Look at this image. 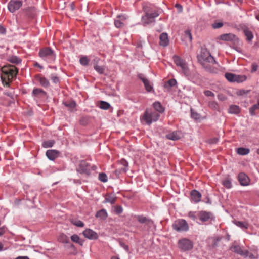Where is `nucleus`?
<instances>
[{
    "label": "nucleus",
    "instance_id": "obj_34",
    "mask_svg": "<svg viewBox=\"0 0 259 259\" xmlns=\"http://www.w3.org/2000/svg\"><path fill=\"white\" fill-rule=\"evenodd\" d=\"M232 251L236 252L239 254H243V251L241 249V247L238 245H235L231 248Z\"/></svg>",
    "mask_w": 259,
    "mask_h": 259
},
{
    "label": "nucleus",
    "instance_id": "obj_2",
    "mask_svg": "<svg viewBox=\"0 0 259 259\" xmlns=\"http://www.w3.org/2000/svg\"><path fill=\"white\" fill-rule=\"evenodd\" d=\"M173 59L176 65L180 68L182 73L189 79H192V73L186 61L178 56H174Z\"/></svg>",
    "mask_w": 259,
    "mask_h": 259
},
{
    "label": "nucleus",
    "instance_id": "obj_4",
    "mask_svg": "<svg viewBox=\"0 0 259 259\" xmlns=\"http://www.w3.org/2000/svg\"><path fill=\"white\" fill-rule=\"evenodd\" d=\"M39 56L44 60L51 63L56 58L54 52L50 48H45L41 49L39 52Z\"/></svg>",
    "mask_w": 259,
    "mask_h": 259
},
{
    "label": "nucleus",
    "instance_id": "obj_23",
    "mask_svg": "<svg viewBox=\"0 0 259 259\" xmlns=\"http://www.w3.org/2000/svg\"><path fill=\"white\" fill-rule=\"evenodd\" d=\"M65 106L68 108L70 111H73L76 106V103L74 101H68L63 103Z\"/></svg>",
    "mask_w": 259,
    "mask_h": 259
},
{
    "label": "nucleus",
    "instance_id": "obj_48",
    "mask_svg": "<svg viewBox=\"0 0 259 259\" xmlns=\"http://www.w3.org/2000/svg\"><path fill=\"white\" fill-rule=\"evenodd\" d=\"M223 185L228 189H229L232 187L231 182L229 180H225L223 181Z\"/></svg>",
    "mask_w": 259,
    "mask_h": 259
},
{
    "label": "nucleus",
    "instance_id": "obj_37",
    "mask_svg": "<svg viewBox=\"0 0 259 259\" xmlns=\"http://www.w3.org/2000/svg\"><path fill=\"white\" fill-rule=\"evenodd\" d=\"M99 107L102 109L107 110L110 108V105L108 102L102 101L100 102Z\"/></svg>",
    "mask_w": 259,
    "mask_h": 259
},
{
    "label": "nucleus",
    "instance_id": "obj_25",
    "mask_svg": "<svg viewBox=\"0 0 259 259\" xmlns=\"http://www.w3.org/2000/svg\"><path fill=\"white\" fill-rule=\"evenodd\" d=\"M177 84V81L175 79H171L167 81L164 84V88L167 90H170L172 87Z\"/></svg>",
    "mask_w": 259,
    "mask_h": 259
},
{
    "label": "nucleus",
    "instance_id": "obj_59",
    "mask_svg": "<svg viewBox=\"0 0 259 259\" xmlns=\"http://www.w3.org/2000/svg\"><path fill=\"white\" fill-rule=\"evenodd\" d=\"M6 32V29L3 26H0V34H4Z\"/></svg>",
    "mask_w": 259,
    "mask_h": 259
},
{
    "label": "nucleus",
    "instance_id": "obj_42",
    "mask_svg": "<svg viewBox=\"0 0 259 259\" xmlns=\"http://www.w3.org/2000/svg\"><path fill=\"white\" fill-rule=\"evenodd\" d=\"M191 116L194 119L197 120L200 119V115L196 112L193 111L192 109L191 110Z\"/></svg>",
    "mask_w": 259,
    "mask_h": 259
},
{
    "label": "nucleus",
    "instance_id": "obj_62",
    "mask_svg": "<svg viewBox=\"0 0 259 259\" xmlns=\"http://www.w3.org/2000/svg\"><path fill=\"white\" fill-rule=\"evenodd\" d=\"M249 252L248 251L246 250L244 252H243V254L242 255H244L246 256H248V255L249 254Z\"/></svg>",
    "mask_w": 259,
    "mask_h": 259
},
{
    "label": "nucleus",
    "instance_id": "obj_27",
    "mask_svg": "<svg viewBox=\"0 0 259 259\" xmlns=\"http://www.w3.org/2000/svg\"><path fill=\"white\" fill-rule=\"evenodd\" d=\"M153 107L157 111L160 113H163L164 111V108L159 102H154L153 103Z\"/></svg>",
    "mask_w": 259,
    "mask_h": 259
},
{
    "label": "nucleus",
    "instance_id": "obj_20",
    "mask_svg": "<svg viewBox=\"0 0 259 259\" xmlns=\"http://www.w3.org/2000/svg\"><path fill=\"white\" fill-rule=\"evenodd\" d=\"M235 38V35L232 33L224 34L220 36V39L223 41H232Z\"/></svg>",
    "mask_w": 259,
    "mask_h": 259
},
{
    "label": "nucleus",
    "instance_id": "obj_24",
    "mask_svg": "<svg viewBox=\"0 0 259 259\" xmlns=\"http://www.w3.org/2000/svg\"><path fill=\"white\" fill-rule=\"evenodd\" d=\"M96 217L100 219L105 220L107 217V212L106 210L103 209L97 212Z\"/></svg>",
    "mask_w": 259,
    "mask_h": 259
},
{
    "label": "nucleus",
    "instance_id": "obj_18",
    "mask_svg": "<svg viewBox=\"0 0 259 259\" xmlns=\"http://www.w3.org/2000/svg\"><path fill=\"white\" fill-rule=\"evenodd\" d=\"M166 137L169 140L176 141L181 138V133L179 131H175L167 134L166 135Z\"/></svg>",
    "mask_w": 259,
    "mask_h": 259
},
{
    "label": "nucleus",
    "instance_id": "obj_7",
    "mask_svg": "<svg viewBox=\"0 0 259 259\" xmlns=\"http://www.w3.org/2000/svg\"><path fill=\"white\" fill-rule=\"evenodd\" d=\"M172 227L174 230L178 232L187 231L189 229L187 222L183 219H179L175 221Z\"/></svg>",
    "mask_w": 259,
    "mask_h": 259
},
{
    "label": "nucleus",
    "instance_id": "obj_10",
    "mask_svg": "<svg viewBox=\"0 0 259 259\" xmlns=\"http://www.w3.org/2000/svg\"><path fill=\"white\" fill-rule=\"evenodd\" d=\"M198 215L199 220L203 222H211L214 219L213 214L210 212L201 211L199 212Z\"/></svg>",
    "mask_w": 259,
    "mask_h": 259
},
{
    "label": "nucleus",
    "instance_id": "obj_15",
    "mask_svg": "<svg viewBox=\"0 0 259 259\" xmlns=\"http://www.w3.org/2000/svg\"><path fill=\"white\" fill-rule=\"evenodd\" d=\"M60 152L56 150H48L46 151V155L50 160H54L59 156Z\"/></svg>",
    "mask_w": 259,
    "mask_h": 259
},
{
    "label": "nucleus",
    "instance_id": "obj_38",
    "mask_svg": "<svg viewBox=\"0 0 259 259\" xmlns=\"http://www.w3.org/2000/svg\"><path fill=\"white\" fill-rule=\"evenodd\" d=\"M9 62L14 64H19L21 62V59L16 56H12L9 58Z\"/></svg>",
    "mask_w": 259,
    "mask_h": 259
},
{
    "label": "nucleus",
    "instance_id": "obj_32",
    "mask_svg": "<svg viewBox=\"0 0 259 259\" xmlns=\"http://www.w3.org/2000/svg\"><path fill=\"white\" fill-rule=\"evenodd\" d=\"M116 197L112 195H107L105 199V202L110 203L111 204H114L115 202Z\"/></svg>",
    "mask_w": 259,
    "mask_h": 259
},
{
    "label": "nucleus",
    "instance_id": "obj_29",
    "mask_svg": "<svg viewBox=\"0 0 259 259\" xmlns=\"http://www.w3.org/2000/svg\"><path fill=\"white\" fill-rule=\"evenodd\" d=\"M38 80L41 86L47 88L49 86L50 83L47 79L42 77H38Z\"/></svg>",
    "mask_w": 259,
    "mask_h": 259
},
{
    "label": "nucleus",
    "instance_id": "obj_58",
    "mask_svg": "<svg viewBox=\"0 0 259 259\" xmlns=\"http://www.w3.org/2000/svg\"><path fill=\"white\" fill-rule=\"evenodd\" d=\"M61 237L63 238L62 241L64 242H68L69 239L66 235H62Z\"/></svg>",
    "mask_w": 259,
    "mask_h": 259
},
{
    "label": "nucleus",
    "instance_id": "obj_16",
    "mask_svg": "<svg viewBox=\"0 0 259 259\" xmlns=\"http://www.w3.org/2000/svg\"><path fill=\"white\" fill-rule=\"evenodd\" d=\"M238 180L242 186H247L250 181L248 177L244 173H240L239 174Z\"/></svg>",
    "mask_w": 259,
    "mask_h": 259
},
{
    "label": "nucleus",
    "instance_id": "obj_53",
    "mask_svg": "<svg viewBox=\"0 0 259 259\" xmlns=\"http://www.w3.org/2000/svg\"><path fill=\"white\" fill-rule=\"evenodd\" d=\"M258 65L256 63H253L251 65V72H255L257 70Z\"/></svg>",
    "mask_w": 259,
    "mask_h": 259
},
{
    "label": "nucleus",
    "instance_id": "obj_28",
    "mask_svg": "<svg viewBox=\"0 0 259 259\" xmlns=\"http://www.w3.org/2000/svg\"><path fill=\"white\" fill-rule=\"evenodd\" d=\"M244 33L246 37V39L250 41L253 38V35L252 32L248 28H245L243 30Z\"/></svg>",
    "mask_w": 259,
    "mask_h": 259
},
{
    "label": "nucleus",
    "instance_id": "obj_56",
    "mask_svg": "<svg viewBox=\"0 0 259 259\" xmlns=\"http://www.w3.org/2000/svg\"><path fill=\"white\" fill-rule=\"evenodd\" d=\"M189 217L192 218L193 220H195L196 219V216L195 213L193 212H190L188 214Z\"/></svg>",
    "mask_w": 259,
    "mask_h": 259
},
{
    "label": "nucleus",
    "instance_id": "obj_26",
    "mask_svg": "<svg viewBox=\"0 0 259 259\" xmlns=\"http://www.w3.org/2000/svg\"><path fill=\"white\" fill-rule=\"evenodd\" d=\"M46 94V92L42 89L38 88L34 89L32 92L33 95L36 97H39L41 95H45Z\"/></svg>",
    "mask_w": 259,
    "mask_h": 259
},
{
    "label": "nucleus",
    "instance_id": "obj_55",
    "mask_svg": "<svg viewBox=\"0 0 259 259\" xmlns=\"http://www.w3.org/2000/svg\"><path fill=\"white\" fill-rule=\"evenodd\" d=\"M138 77L142 81V82H143V83H144L145 82H146V81H147L148 80L145 78L144 77V76L142 74H140L138 75Z\"/></svg>",
    "mask_w": 259,
    "mask_h": 259
},
{
    "label": "nucleus",
    "instance_id": "obj_50",
    "mask_svg": "<svg viewBox=\"0 0 259 259\" xmlns=\"http://www.w3.org/2000/svg\"><path fill=\"white\" fill-rule=\"evenodd\" d=\"M249 91V90H240L237 92V94L239 96H245L246 95Z\"/></svg>",
    "mask_w": 259,
    "mask_h": 259
},
{
    "label": "nucleus",
    "instance_id": "obj_44",
    "mask_svg": "<svg viewBox=\"0 0 259 259\" xmlns=\"http://www.w3.org/2000/svg\"><path fill=\"white\" fill-rule=\"evenodd\" d=\"M235 224L238 227L242 228V229H247L248 228V225L246 223H244L240 221H236Z\"/></svg>",
    "mask_w": 259,
    "mask_h": 259
},
{
    "label": "nucleus",
    "instance_id": "obj_33",
    "mask_svg": "<svg viewBox=\"0 0 259 259\" xmlns=\"http://www.w3.org/2000/svg\"><path fill=\"white\" fill-rule=\"evenodd\" d=\"M259 109V99L257 100V103L253 105L249 109V112L251 115L253 116L255 114V111Z\"/></svg>",
    "mask_w": 259,
    "mask_h": 259
},
{
    "label": "nucleus",
    "instance_id": "obj_47",
    "mask_svg": "<svg viewBox=\"0 0 259 259\" xmlns=\"http://www.w3.org/2000/svg\"><path fill=\"white\" fill-rule=\"evenodd\" d=\"M223 26V23L221 22H215L212 24V27L214 29H218Z\"/></svg>",
    "mask_w": 259,
    "mask_h": 259
},
{
    "label": "nucleus",
    "instance_id": "obj_46",
    "mask_svg": "<svg viewBox=\"0 0 259 259\" xmlns=\"http://www.w3.org/2000/svg\"><path fill=\"white\" fill-rule=\"evenodd\" d=\"M185 38L188 39L190 41L192 40V36L190 30H187L185 31Z\"/></svg>",
    "mask_w": 259,
    "mask_h": 259
},
{
    "label": "nucleus",
    "instance_id": "obj_41",
    "mask_svg": "<svg viewBox=\"0 0 259 259\" xmlns=\"http://www.w3.org/2000/svg\"><path fill=\"white\" fill-rule=\"evenodd\" d=\"M99 180L102 182H106L108 180L107 176L105 173H100L99 175Z\"/></svg>",
    "mask_w": 259,
    "mask_h": 259
},
{
    "label": "nucleus",
    "instance_id": "obj_57",
    "mask_svg": "<svg viewBox=\"0 0 259 259\" xmlns=\"http://www.w3.org/2000/svg\"><path fill=\"white\" fill-rule=\"evenodd\" d=\"M120 246L123 247L125 250L127 251H128V246L125 244L124 243H120Z\"/></svg>",
    "mask_w": 259,
    "mask_h": 259
},
{
    "label": "nucleus",
    "instance_id": "obj_6",
    "mask_svg": "<svg viewBox=\"0 0 259 259\" xmlns=\"http://www.w3.org/2000/svg\"><path fill=\"white\" fill-rule=\"evenodd\" d=\"M159 114L156 112H150L146 110L143 115V119L146 123L150 125L153 121H156L159 118Z\"/></svg>",
    "mask_w": 259,
    "mask_h": 259
},
{
    "label": "nucleus",
    "instance_id": "obj_45",
    "mask_svg": "<svg viewBox=\"0 0 259 259\" xmlns=\"http://www.w3.org/2000/svg\"><path fill=\"white\" fill-rule=\"evenodd\" d=\"M209 107L214 110H217L218 109V103L215 101H211L208 103Z\"/></svg>",
    "mask_w": 259,
    "mask_h": 259
},
{
    "label": "nucleus",
    "instance_id": "obj_36",
    "mask_svg": "<svg viewBox=\"0 0 259 259\" xmlns=\"http://www.w3.org/2000/svg\"><path fill=\"white\" fill-rule=\"evenodd\" d=\"M55 143V141L54 140H48V141H44L43 143H42V146L43 147L45 148H49V147H52L53 145Z\"/></svg>",
    "mask_w": 259,
    "mask_h": 259
},
{
    "label": "nucleus",
    "instance_id": "obj_8",
    "mask_svg": "<svg viewBox=\"0 0 259 259\" xmlns=\"http://www.w3.org/2000/svg\"><path fill=\"white\" fill-rule=\"evenodd\" d=\"M225 76L229 81L237 83L242 82L247 78L245 75H236L231 73H226Z\"/></svg>",
    "mask_w": 259,
    "mask_h": 259
},
{
    "label": "nucleus",
    "instance_id": "obj_22",
    "mask_svg": "<svg viewBox=\"0 0 259 259\" xmlns=\"http://www.w3.org/2000/svg\"><path fill=\"white\" fill-rule=\"evenodd\" d=\"M137 220L141 223H145L146 224H150L152 223L151 220L146 218L143 215H138L137 217Z\"/></svg>",
    "mask_w": 259,
    "mask_h": 259
},
{
    "label": "nucleus",
    "instance_id": "obj_14",
    "mask_svg": "<svg viewBox=\"0 0 259 259\" xmlns=\"http://www.w3.org/2000/svg\"><path fill=\"white\" fill-rule=\"evenodd\" d=\"M82 234L85 238L89 239H96L98 237L97 233L90 229H85Z\"/></svg>",
    "mask_w": 259,
    "mask_h": 259
},
{
    "label": "nucleus",
    "instance_id": "obj_3",
    "mask_svg": "<svg viewBox=\"0 0 259 259\" xmlns=\"http://www.w3.org/2000/svg\"><path fill=\"white\" fill-rule=\"evenodd\" d=\"M2 72L4 75L2 76V79L4 80L7 79L9 81L16 76L18 69L13 65L5 66L2 68Z\"/></svg>",
    "mask_w": 259,
    "mask_h": 259
},
{
    "label": "nucleus",
    "instance_id": "obj_21",
    "mask_svg": "<svg viewBox=\"0 0 259 259\" xmlns=\"http://www.w3.org/2000/svg\"><path fill=\"white\" fill-rule=\"evenodd\" d=\"M208 55H211L208 51L206 49L202 50L201 54L198 57L199 62L200 63L204 60L205 57L206 58L208 56Z\"/></svg>",
    "mask_w": 259,
    "mask_h": 259
},
{
    "label": "nucleus",
    "instance_id": "obj_60",
    "mask_svg": "<svg viewBox=\"0 0 259 259\" xmlns=\"http://www.w3.org/2000/svg\"><path fill=\"white\" fill-rule=\"evenodd\" d=\"M248 257L250 259H255V258H256V257L255 256V255L251 253H249V254L248 255Z\"/></svg>",
    "mask_w": 259,
    "mask_h": 259
},
{
    "label": "nucleus",
    "instance_id": "obj_19",
    "mask_svg": "<svg viewBox=\"0 0 259 259\" xmlns=\"http://www.w3.org/2000/svg\"><path fill=\"white\" fill-rule=\"evenodd\" d=\"M191 196L192 200L195 203H198L200 201L201 194V193L196 190H193L191 192Z\"/></svg>",
    "mask_w": 259,
    "mask_h": 259
},
{
    "label": "nucleus",
    "instance_id": "obj_63",
    "mask_svg": "<svg viewBox=\"0 0 259 259\" xmlns=\"http://www.w3.org/2000/svg\"><path fill=\"white\" fill-rule=\"evenodd\" d=\"M4 233V230L2 228H0V236Z\"/></svg>",
    "mask_w": 259,
    "mask_h": 259
},
{
    "label": "nucleus",
    "instance_id": "obj_9",
    "mask_svg": "<svg viewBox=\"0 0 259 259\" xmlns=\"http://www.w3.org/2000/svg\"><path fill=\"white\" fill-rule=\"evenodd\" d=\"M178 246L181 249L187 251L192 249L193 244L191 240L186 238H183L179 241Z\"/></svg>",
    "mask_w": 259,
    "mask_h": 259
},
{
    "label": "nucleus",
    "instance_id": "obj_40",
    "mask_svg": "<svg viewBox=\"0 0 259 259\" xmlns=\"http://www.w3.org/2000/svg\"><path fill=\"white\" fill-rule=\"evenodd\" d=\"M95 70L99 73L102 74L104 73L105 68L103 66H100L98 65H95L94 67Z\"/></svg>",
    "mask_w": 259,
    "mask_h": 259
},
{
    "label": "nucleus",
    "instance_id": "obj_1",
    "mask_svg": "<svg viewBox=\"0 0 259 259\" xmlns=\"http://www.w3.org/2000/svg\"><path fill=\"white\" fill-rule=\"evenodd\" d=\"M200 64L207 72L211 73H217L219 71L218 68L213 66V64H217V63L211 55H208L206 58L205 57L204 60L200 62Z\"/></svg>",
    "mask_w": 259,
    "mask_h": 259
},
{
    "label": "nucleus",
    "instance_id": "obj_64",
    "mask_svg": "<svg viewBox=\"0 0 259 259\" xmlns=\"http://www.w3.org/2000/svg\"><path fill=\"white\" fill-rule=\"evenodd\" d=\"M111 259H119V258L117 256H113Z\"/></svg>",
    "mask_w": 259,
    "mask_h": 259
},
{
    "label": "nucleus",
    "instance_id": "obj_5",
    "mask_svg": "<svg viewBox=\"0 0 259 259\" xmlns=\"http://www.w3.org/2000/svg\"><path fill=\"white\" fill-rule=\"evenodd\" d=\"M159 16L156 11L151 13L146 12L145 15L142 18V21L144 26L154 23L155 18Z\"/></svg>",
    "mask_w": 259,
    "mask_h": 259
},
{
    "label": "nucleus",
    "instance_id": "obj_12",
    "mask_svg": "<svg viewBox=\"0 0 259 259\" xmlns=\"http://www.w3.org/2000/svg\"><path fill=\"white\" fill-rule=\"evenodd\" d=\"M77 170L81 174L89 175L90 174V166L87 162L82 160L80 161Z\"/></svg>",
    "mask_w": 259,
    "mask_h": 259
},
{
    "label": "nucleus",
    "instance_id": "obj_13",
    "mask_svg": "<svg viewBox=\"0 0 259 259\" xmlns=\"http://www.w3.org/2000/svg\"><path fill=\"white\" fill-rule=\"evenodd\" d=\"M22 3L20 1L11 0L8 4V8L11 13H14L22 6Z\"/></svg>",
    "mask_w": 259,
    "mask_h": 259
},
{
    "label": "nucleus",
    "instance_id": "obj_30",
    "mask_svg": "<svg viewBox=\"0 0 259 259\" xmlns=\"http://www.w3.org/2000/svg\"><path fill=\"white\" fill-rule=\"evenodd\" d=\"M228 112L231 114H237L240 112V108L238 106L231 105L229 107Z\"/></svg>",
    "mask_w": 259,
    "mask_h": 259
},
{
    "label": "nucleus",
    "instance_id": "obj_11",
    "mask_svg": "<svg viewBox=\"0 0 259 259\" xmlns=\"http://www.w3.org/2000/svg\"><path fill=\"white\" fill-rule=\"evenodd\" d=\"M128 17L126 15H119L117 16L114 20V25L117 28H122L124 25L125 22L127 19Z\"/></svg>",
    "mask_w": 259,
    "mask_h": 259
},
{
    "label": "nucleus",
    "instance_id": "obj_54",
    "mask_svg": "<svg viewBox=\"0 0 259 259\" xmlns=\"http://www.w3.org/2000/svg\"><path fill=\"white\" fill-rule=\"evenodd\" d=\"M204 94L205 96H208V97H210V96L214 97V93L209 90L205 91L204 92Z\"/></svg>",
    "mask_w": 259,
    "mask_h": 259
},
{
    "label": "nucleus",
    "instance_id": "obj_35",
    "mask_svg": "<svg viewBox=\"0 0 259 259\" xmlns=\"http://www.w3.org/2000/svg\"><path fill=\"white\" fill-rule=\"evenodd\" d=\"M71 240L75 243H77L80 245H82L83 242L81 241L79 236L76 234H74L71 236Z\"/></svg>",
    "mask_w": 259,
    "mask_h": 259
},
{
    "label": "nucleus",
    "instance_id": "obj_39",
    "mask_svg": "<svg viewBox=\"0 0 259 259\" xmlns=\"http://www.w3.org/2000/svg\"><path fill=\"white\" fill-rule=\"evenodd\" d=\"M71 222L77 227H82L84 226V223L78 220L72 219Z\"/></svg>",
    "mask_w": 259,
    "mask_h": 259
},
{
    "label": "nucleus",
    "instance_id": "obj_51",
    "mask_svg": "<svg viewBox=\"0 0 259 259\" xmlns=\"http://www.w3.org/2000/svg\"><path fill=\"white\" fill-rule=\"evenodd\" d=\"M51 79L54 83H57L59 82V78L55 74H52L51 76Z\"/></svg>",
    "mask_w": 259,
    "mask_h": 259
},
{
    "label": "nucleus",
    "instance_id": "obj_61",
    "mask_svg": "<svg viewBox=\"0 0 259 259\" xmlns=\"http://www.w3.org/2000/svg\"><path fill=\"white\" fill-rule=\"evenodd\" d=\"M15 259H29V257L26 256H18L17 258H16Z\"/></svg>",
    "mask_w": 259,
    "mask_h": 259
},
{
    "label": "nucleus",
    "instance_id": "obj_52",
    "mask_svg": "<svg viewBox=\"0 0 259 259\" xmlns=\"http://www.w3.org/2000/svg\"><path fill=\"white\" fill-rule=\"evenodd\" d=\"M123 209L121 206H117L115 208V212L117 214H120L122 212Z\"/></svg>",
    "mask_w": 259,
    "mask_h": 259
},
{
    "label": "nucleus",
    "instance_id": "obj_31",
    "mask_svg": "<svg viewBox=\"0 0 259 259\" xmlns=\"http://www.w3.org/2000/svg\"><path fill=\"white\" fill-rule=\"evenodd\" d=\"M249 152L250 150L248 148L241 147L237 149V153L241 155H247Z\"/></svg>",
    "mask_w": 259,
    "mask_h": 259
},
{
    "label": "nucleus",
    "instance_id": "obj_17",
    "mask_svg": "<svg viewBox=\"0 0 259 259\" xmlns=\"http://www.w3.org/2000/svg\"><path fill=\"white\" fill-rule=\"evenodd\" d=\"M159 45L162 47H166L169 44L168 35L166 33H162L159 36Z\"/></svg>",
    "mask_w": 259,
    "mask_h": 259
},
{
    "label": "nucleus",
    "instance_id": "obj_43",
    "mask_svg": "<svg viewBox=\"0 0 259 259\" xmlns=\"http://www.w3.org/2000/svg\"><path fill=\"white\" fill-rule=\"evenodd\" d=\"M79 62L81 65L86 66L88 64L89 60L87 57L83 56L80 58Z\"/></svg>",
    "mask_w": 259,
    "mask_h": 259
},
{
    "label": "nucleus",
    "instance_id": "obj_49",
    "mask_svg": "<svg viewBox=\"0 0 259 259\" xmlns=\"http://www.w3.org/2000/svg\"><path fill=\"white\" fill-rule=\"evenodd\" d=\"M144 84L147 92H150L153 89V87L150 84L149 80L145 82Z\"/></svg>",
    "mask_w": 259,
    "mask_h": 259
}]
</instances>
